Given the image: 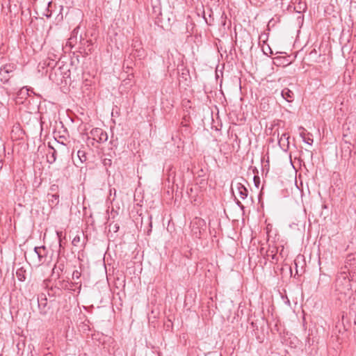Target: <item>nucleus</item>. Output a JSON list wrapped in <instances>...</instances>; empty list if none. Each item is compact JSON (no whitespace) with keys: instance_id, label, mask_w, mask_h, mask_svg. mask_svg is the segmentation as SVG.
Wrapping results in <instances>:
<instances>
[{"instance_id":"obj_1","label":"nucleus","mask_w":356,"mask_h":356,"mask_svg":"<svg viewBox=\"0 0 356 356\" xmlns=\"http://www.w3.org/2000/svg\"><path fill=\"white\" fill-rule=\"evenodd\" d=\"M48 74L49 79L52 83L56 86L63 83V79L70 76V70H67L64 65L52 70H46V76Z\"/></svg>"},{"instance_id":"obj_2","label":"nucleus","mask_w":356,"mask_h":356,"mask_svg":"<svg viewBox=\"0 0 356 356\" xmlns=\"http://www.w3.org/2000/svg\"><path fill=\"white\" fill-rule=\"evenodd\" d=\"M350 280L345 271L341 272L335 280L336 291L346 295L351 290Z\"/></svg>"},{"instance_id":"obj_3","label":"nucleus","mask_w":356,"mask_h":356,"mask_svg":"<svg viewBox=\"0 0 356 356\" xmlns=\"http://www.w3.org/2000/svg\"><path fill=\"white\" fill-rule=\"evenodd\" d=\"M207 230V222L206 221L199 217H195L191 222V231L193 235L200 238L205 233Z\"/></svg>"},{"instance_id":"obj_4","label":"nucleus","mask_w":356,"mask_h":356,"mask_svg":"<svg viewBox=\"0 0 356 356\" xmlns=\"http://www.w3.org/2000/svg\"><path fill=\"white\" fill-rule=\"evenodd\" d=\"M42 250L44 251V245L40 247H35L33 250L29 254V260L30 264L35 267H38L42 265V259L44 254H42Z\"/></svg>"},{"instance_id":"obj_5","label":"nucleus","mask_w":356,"mask_h":356,"mask_svg":"<svg viewBox=\"0 0 356 356\" xmlns=\"http://www.w3.org/2000/svg\"><path fill=\"white\" fill-rule=\"evenodd\" d=\"M177 70L179 82L184 83L186 86H189L191 82V76L190 75L189 70L182 63L181 65H178Z\"/></svg>"},{"instance_id":"obj_6","label":"nucleus","mask_w":356,"mask_h":356,"mask_svg":"<svg viewBox=\"0 0 356 356\" xmlns=\"http://www.w3.org/2000/svg\"><path fill=\"white\" fill-rule=\"evenodd\" d=\"M90 136L88 137V140L92 138L99 143H104L108 140V134L101 128H93L90 131Z\"/></svg>"},{"instance_id":"obj_7","label":"nucleus","mask_w":356,"mask_h":356,"mask_svg":"<svg viewBox=\"0 0 356 356\" xmlns=\"http://www.w3.org/2000/svg\"><path fill=\"white\" fill-rule=\"evenodd\" d=\"M351 327V324L348 318H345L344 314L342 315L341 322H339L334 330L335 334L337 332L343 334L345 332H347Z\"/></svg>"},{"instance_id":"obj_8","label":"nucleus","mask_w":356,"mask_h":356,"mask_svg":"<svg viewBox=\"0 0 356 356\" xmlns=\"http://www.w3.org/2000/svg\"><path fill=\"white\" fill-rule=\"evenodd\" d=\"M35 170V180L34 184L38 186L42 184L44 177H43V166L41 162L35 161L34 163Z\"/></svg>"},{"instance_id":"obj_9","label":"nucleus","mask_w":356,"mask_h":356,"mask_svg":"<svg viewBox=\"0 0 356 356\" xmlns=\"http://www.w3.org/2000/svg\"><path fill=\"white\" fill-rule=\"evenodd\" d=\"M47 266L49 267L51 270V274L50 275L49 279H46V289H48V295L50 296L49 291L51 289H48V282L58 279L60 277V272L61 271V269L60 268H57L55 264L51 265V264H48Z\"/></svg>"},{"instance_id":"obj_10","label":"nucleus","mask_w":356,"mask_h":356,"mask_svg":"<svg viewBox=\"0 0 356 356\" xmlns=\"http://www.w3.org/2000/svg\"><path fill=\"white\" fill-rule=\"evenodd\" d=\"M57 152L50 142L46 147V161L51 164L56 161Z\"/></svg>"},{"instance_id":"obj_11","label":"nucleus","mask_w":356,"mask_h":356,"mask_svg":"<svg viewBox=\"0 0 356 356\" xmlns=\"http://www.w3.org/2000/svg\"><path fill=\"white\" fill-rule=\"evenodd\" d=\"M57 53L58 54H54V58H51V56H47L46 59V70H52L53 68H56L59 66L58 62L60 58V53Z\"/></svg>"},{"instance_id":"obj_12","label":"nucleus","mask_w":356,"mask_h":356,"mask_svg":"<svg viewBox=\"0 0 356 356\" xmlns=\"http://www.w3.org/2000/svg\"><path fill=\"white\" fill-rule=\"evenodd\" d=\"M289 139L290 136L288 133H284L281 137L278 138V144L280 148L284 152H287L289 149Z\"/></svg>"},{"instance_id":"obj_13","label":"nucleus","mask_w":356,"mask_h":356,"mask_svg":"<svg viewBox=\"0 0 356 356\" xmlns=\"http://www.w3.org/2000/svg\"><path fill=\"white\" fill-rule=\"evenodd\" d=\"M135 58L129 54V55L124 58L123 67L126 69V73H129V70H132L133 67L136 65Z\"/></svg>"},{"instance_id":"obj_14","label":"nucleus","mask_w":356,"mask_h":356,"mask_svg":"<svg viewBox=\"0 0 356 356\" xmlns=\"http://www.w3.org/2000/svg\"><path fill=\"white\" fill-rule=\"evenodd\" d=\"M281 95L289 103H291L294 101L295 95L293 92L287 88L282 90Z\"/></svg>"},{"instance_id":"obj_15","label":"nucleus","mask_w":356,"mask_h":356,"mask_svg":"<svg viewBox=\"0 0 356 356\" xmlns=\"http://www.w3.org/2000/svg\"><path fill=\"white\" fill-rule=\"evenodd\" d=\"M47 197H48L49 205L51 209H53L54 207H55L56 206H57L58 204V203H59L58 193L51 194L50 193H49L47 194Z\"/></svg>"},{"instance_id":"obj_16","label":"nucleus","mask_w":356,"mask_h":356,"mask_svg":"<svg viewBox=\"0 0 356 356\" xmlns=\"http://www.w3.org/2000/svg\"><path fill=\"white\" fill-rule=\"evenodd\" d=\"M236 189L238 192L239 197L242 200H245L248 197V190L242 183H237Z\"/></svg>"},{"instance_id":"obj_17","label":"nucleus","mask_w":356,"mask_h":356,"mask_svg":"<svg viewBox=\"0 0 356 356\" xmlns=\"http://www.w3.org/2000/svg\"><path fill=\"white\" fill-rule=\"evenodd\" d=\"M79 27H76L71 33L70 38L68 39L67 44L73 47L78 41V33H79Z\"/></svg>"},{"instance_id":"obj_18","label":"nucleus","mask_w":356,"mask_h":356,"mask_svg":"<svg viewBox=\"0 0 356 356\" xmlns=\"http://www.w3.org/2000/svg\"><path fill=\"white\" fill-rule=\"evenodd\" d=\"M346 145L341 147V156L344 159H349L351 157L352 150L350 149V143L345 140Z\"/></svg>"},{"instance_id":"obj_19","label":"nucleus","mask_w":356,"mask_h":356,"mask_svg":"<svg viewBox=\"0 0 356 356\" xmlns=\"http://www.w3.org/2000/svg\"><path fill=\"white\" fill-rule=\"evenodd\" d=\"M131 54L135 58H138V60H142V59L145 58L147 56L146 51L143 48H140L138 49H132Z\"/></svg>"},{"instance_id":"obj_20","label":"nucleus","mask_w":356,"mask_h":356,"mask_svg":"<svg viewBox=\"0 0 356 356\" xmlns=\"http://www.w3.org/2000/svg\"><path fill=\"white\" fill-rule=\"evenodd\" d=\"M302 257H301V256H298L296 257V259L294 260V265H295V268H296V274L298 276L301 275L305 272V270L303 268V266H301L300 267H299V266H298V264L300 261H304V259Z\"/></svg>"},{"instance_id":"obj_21","label":"nucleus","mask_w":356,"mask_h":356,"mask_svg":"<svg viewBox=\"0 0 356 356\" xmlns=\"http://www.w3.org/2000/svg\"><path fill=\"white\" fill-rule=\"evenodd\" d=\"M146 224H147V226L145 227V228L143 229V232L147 236H149L152 231V216L149 213H147Z\"/></svg>"},{"instance_id":"obj_22","label":"nucleus","mask_w":356,"mask_h":356,"mask_svg":"<svg viewBox=\"0 0 356 356\" xmlns=\"http://www.w3.org/2000/svg\"><path fill=\"white\" fill-rule=\"evenodd\" d=\"M330 281V277L329 275L325 273H321L318 279V286L320 287H323L327 286Z\"/></svg>"},{"instance_id":"obj_23","label":"nucleus","mask_w":356,"mask_h":356,"mask_svg":"<svg viewBox=\"0 0 356 356\" xmlns=\"http://www.w3.org/2000/svg\"><path fill=\"white\" fill-rule=\"evenodd\" d=\"M209 19L206 17V16H205V11L204 10H203V18L204 19L205 22L207 23V25L211 26L213 22V21H214V18H213V16L212 9L211 8H209Z\"/></svg>"},{"instance_id":"obj_24","label":"nucleus","mask_w":356,"mask_h":356,"mask_svg":"<svg viewBox=\"0 0 356 356\" xmlns=\"http://www.w3.org/2000/svg\"><path fill=\"white\" fill-rule=\"evenodd\" d=\"M299 129L302 130V131L300 133V136L302 138L303 142L311 145L313 143V139L311 137L305 136V134L304 132L305 129L302 127H300Z\"/></svg>"},{"instance_id":"obj_25","label":"nucleus","mask_w":356,"mask_h":356,"mask_svg":"<svg viewBox=\"0 0 356 356\" xmlns=\"http://www.w3.org/2000/svg\"><path fill=\"white\" fill-rule=\"evenodd\" d=\"M276 61L277 62V65H282L284 66L289 65L291 63V61L286 57L277 56L275 58Z\"/></svg>"},{"instance_id":"obj_26","label":"nucleus","mask_w":356,"mask_h":356,"mask_svg":"<svg viewBox=\"0 0 356 356\" xmlns=\"http://www.w3.org/2000/svg\"><path fill=\"white\" fill-rule=\"evenodd\" d=\"M131 48H132V49H138L140 48H143L142 47V42L138 38L136 37L133 39L132 44H131Z\"/></svg>"},{"instance_id":"obj_27","label":"nucleus","mask_w":356,"mask_h":356,"mask_svg":"<svg viewBox=\"0 0 356 356\" xmlns=\"http://www.w3.org/2000/svg\"><path fill=\"white\" fill-rule=\"evenodd\" d=\"M16 276L18 280L23 282L26 280L25 270L22 268H19L16 272Z\"/></svg>"},{"instance_id":"obj_28","label":"nucleus","mask_w":356,"mask_h":356,"mask_svg":"<svg viewBox=\"0 0 356 356\" xmlns=\"http://www.w3.org/2000/svg\"><path fill=\"white\" fill-rule=\"evenodd\" d=\"M53 2L52 1H49L47 2V7H46V18H49L52 15V6H53Z\"/></svg>"},{"instance_id":"obj_29","label":"nucleus","mask_w":356,"mask_h":356,"mask_svg":"<svg viewBox=\"0 0 356 356\" xmlns=\"http://www.w3.org/2000/svg\"><path fill=\"white\" fill-rule=\"evenodd\" d=\"M77 156L81 163L87 161L86 152L84 150L79 149L77 152Z\"/></svg>"},{"instance_id":"obj_30","label":"nucleus","mask_w":356,"mask_h":356,"mask_svg":"<svg viewBox=\"0 0 356 356\" xmlns=\"http://www.w3.org/2000/svg\"><path fill=\"white\" fill-rule=\"evenodd\" d=\"M152 10L156 17L159 19V16L161 15V8L160 3H159L158 5L153 6Z\"/></svg>"},{"instance_id":"obj_31","label":"nucleus","mask_w":356,"mask_h":356,"mask_svg":"<svg viewBox=\"0 0 356 356\" xmlns=\"http://www.w3.org/2000/svg\"><path fill=\"white\" fill-rule=\"evenodd\" d=\"M108 227H109V231L110 232L113 231L115 233L118 232V230L120 229L119 225L118 223H114L113 221L110 222V224L108 225Z\"/></svg>"},{"instance_id":"obj_32","label":"nucleus","mask_w":356,"mask_h":356,"mask_svg":"<svg viewBox=\"0 0 356 356\" xmlns=\"http://www.w3.org/2000/svg\"><path fill=\"white\" fill-rule=\"evenodd\" d=\"M29 91L26 87H24L19 90L18 95L22 98H26V96L29 95Z\"/></svg>"},{"instance_id":"obj_33","label":"nucleus","mask_w":356,"mask_h":356,"mask_svg":"<svg viewBox=\"0 0 356 356\" xmlns=\"http://www.w3.org/2000/svg\"><path fill=\"white\" fill-rule=\"evenodd\" d=\"M255 337L257 340V341L260 343H263L264 341V334H259L258 331L254 332Z\"/></svg>"},{"instance_id":"obj_34","label":"nucleus","mask_w":356,"mask_h":356,"mask_svg":"<svg viewBox=\"0 0 356 356\" xmlns=\"http://www.w3.org/2000/svg\"><path fill=\"white\" fill-rule=\"evenodd\" d=\"M49 191L51 194L58 193V186L57 184H53L50 186Z\"/></svg>"},{"instance_id":"obj_35","label":"nucleus","mask_w":356,"mask_h":356,"mask_svg":"<svg viewBox=\"0 0 356 356\" xmlns=\"http://www.w3.org/2000/svg\"><path fill=\"white\" fill-rule=\"evenodd\" d=\"M81 241V237L79 235H76L72 240V244L74 245V246H76L77 244L80 242Z\"/></svg>"},{"instance_id":"obj_36","label":"nucleus","mask_w":356,"mask_h":356,"mask_svg":"<svg viewBox=\"0 0 356 356\" xmlns=\"http://www.w3.org/2000/svg\"><path fill=\"white\" fill-rule=\"evenodd\" d=\"M57 48H58V49H54V52H50V51L48 52V56H51V58H54V54H58L57 52H60V45L58 44Z\"/></svg>"},{"instance_id":"obj_37","label":"nucleus","mask_w":356,"mask_h":356,"mask_svg":"<svg viewBox=\"0 0 356 356\" xmlns=\"http://www.w3.org/2000/svg\"><path fill=\"white\" fill-rule=\"evenodd\" d=\"M235 202H236V205L241 209V210H244L245 209V207L244 205L236 198H235Z\"/></svg>"},{"instance_id":"obj_38","label":"nucleus","mask_w":356,"mask_h":356,"mask_svg":"<svg viewBox=\"0 0 356 356\" xmlns=\"http://www.w3.org/2000/svg\"><path fill=\"white\" fill-rule=\"evenodd\" d=\"M298 8H299L300 10H302V11H305V10H306V9H307V5H306V3H302L300 2V3H298Z\"/></svg>"},{"instance_id":"obj_39","label":"nucleus","mask_w":356,"mask_h":356,"mask_svg":"<svg viewBox=\"0 0 356 356\" xmlns=\"http://www.w3.org/2000/svg\"><path fill=\"white\" fill-rule=\"evenodd\" d=\"M254 185L257 188H259V184H260V179L259 177L257 176L254 177Z\"/></svg>"},{"instance_id":"obj_40","label":"nucleus","mask_w":356,"mask_h":356,"mask_svg":"<svg viewBox=\"0 0 356 356\" xmlns=\"http://www.w3.org/2000/svg\"><path fill=\"white\" fill-rule=\"evenodd\" d=\"M197 184L200 185V186H205L207 184V179H202L199 181H197Z\"/></svg>"},{"instance_id":"obj_41","label":"nucleus","mask_w":356,"mask_h":356,"mask_svg":"<svg viewBox=\"0 0 356 356\" xmlns=\"http://www.w3.org/2000/svg\"><path fill=\"white\" fill-rule=\"evenodd\" d=\"M103 163H104V165L105 166H107V165L111 166V164H112V161H111V159H105L104 160V162H103Z\"/></svg>"},{"instance_id":"obj_42","label":"nucleus","mask_w":356,"mask_h":356,"mask_svg":"<svg viewBox=\"0 0 356 356\" xmlns=\"http://www.w3.org/2000/svg\"><path fill=\"white\" fill-rule=\"evenodd\" d=\"M80 53L83 54V57H86L87 56L89 55V54L90 52H89L88 51H87V49L86 48H83V51H80Z\"/></svg>"},{"instance_id":"obj_43","label":"nucleus","mask_w":356,"mask_h":356,"mask_svg":"<svg viewBox=\"0 0 356 356\" xmlns=\"http://www.w3.org/2000/svg\"><path fill=\"white\" fill-rule=\"evenodd\" d=\"M134 81H129L126 79L123 80L122 84L124 86L129 85L130 87L132 86Z\"/></svg>"},{"instance_id":"obj_44","label":"nucleus","mask_w":356,"mask_h":356,"mask_svg":"<svg viewBox=\"0 0 356 356\" xmlns=\"http://www.w3.org/2000/svg\"><path fill=\"white\" fill-rule=\"evenodd\" d=\"M250 325L253 328L254 332L258 331V326L256 323L251 322Z\"/></svg>"},{"instance_id":"obj_45","label":"nucleus","mask_w":356,"mask_h":356,"mask_svg":"<svg viewBox=\"0 0 356 356\" xmlns=\"http://www.w3.org/2000/svg\"><path fill=\"white\" fill-rule=\"evenodd\" d=\"M134 77V73L131 72L128 74L127 77L125 79L127 81H132L133 78Z\"/></svg>"},{"instance_id":"obj_46","label":"nucleus","mask_w":356,"mask_h":356,"mask_svg":"<svg viewBox=\"0 0 356 356\" xmlns=\"http://www.w3.org/2000/svg\"><path fill=\"white\" fill-rule=\"evenodd\" d=\"M197 175H198V177H204V175H205L204 170L203 169H200V170L197 172Z\"/></svg>"},{"instance_id":"obj_47","label":"nucleus","mask_w":356,"mask_h":356,"mask_svg":"<svg viewBox=\"0 0 356 356\" xmlns=\"http://www.w3.org/2000/svg\"><path fill=\"white\" fill-rule=\"evenodd\" d=\"M86 43L87 44V48H88V51L91 52V46H92V42L91 40H86Z\"/></svg>"},{"instance_id":"obj_48","label":"nucleus","mask_w":356,"mask_h":356,"mask_svg":"<svg viewBox=\"0 0 356 356\" xmlns=\"http://www.w3.org/2000/svg\"><path fill=\"white\" fill-rule=\"evenodd\" d=\"M80 273L78 270H75L73 273V278L76 277V279H79L80 277Z\"/></svg>"},{"instance_id":"obj_49","label":"nucleus","mask_w":356,"mask_h":356,"mask_svg":"<svg viewBox=\"0 0 356 356\" xmlns=\"http://www.w3.org/2000/svg\"><path fill=\"white\" fill-rule=\"evenodd\" d=\"M352 164L354 166H356V151L354 152L353 158V160H352Z\"/></svg>"},{"instance_id":"obj_50","label":"nucleus","mask_w":356,"mask_h":356,"mask_svg":"<svg viewBox=\"0 0 356 356\" xmlns=\"http://www.w3.org/2000/svg\"><path fill=\"white\" fill-rule=\"evenodd\" d=\"M3 72H5L6 73H8L10 72V70L8 69L7 66L3 67V69H1L0 74H1Z\"/></svg>"},{"instance_id":"obj_51","label":"nucleus","mask_w":356,"mask_h":356,"mask_svg":"<svg viewBox=\"0 0 356 356\" xmlns=\"http://www.w3.org/2000/svg\"><path fill=\"white\" fill-rule=\"evenodd\" d=\"M350 189L352 190L353 192L356 193V183L353 184L351 186Z\"/></svg>"},{"instance_id":"obj_52","label":"nucleus","mask_w":356,"mask_h":356,"mask_svg":"<svg viewBox=\"0 0 356 356\" xmlns=\"http://www.w3.org/2000/svg\"><path fill=\"white\" fill-rule=\"evenodd\" d=\"M225 19L227 20V15L225 12H223L221 15V20Z\"/></svg>"},{"instance_id":"obj_53","label":"nucleus","mask_w":356,"mask_h":356,"mask_svg":"<svg viewBox=\"0 0 356 356\" xmlns=\"http://www.w3.org/2000/svg\"><path fill=\"white\" fill-rule=\"evenodd\" d=\"M43 300H44V298H40H40H38V306H39V307H40V306L42 305V303L41 302H42Z\"/></svg>"},{"instance_id":"obj_54","label":"nucleus","mask_w":356,"mask_h":356,"mask_svg":"<svg viewBox=\"0 0 356 356\" xmlns=\"http://www.w3.org/2000/svg\"><path fill=\"white\" fill-rule=\"evenodd\" d=\"M226 25H227V20H225V19L221 20V26L225 28Z\"/></svg>"},{"instance_id":"obj_55","label":"nucleus","mask_w":356,"mask_h":356,"mask_svg":"<svg viewBox=\"0 0 356 356\" xmlns=\"http://www.w3.org/2000/svg\"><path fill=\"white\" fill-rule=\"evenodd\" d=\"M56 234H57V236H58V239H59V241L60 242V236H61V235H62V232H58V231H56Z\"/></svg>"},{"instance_id":"obj_56","label":"nucleus","mask_w":356,"mask_h":356,"mask_svg":"<svg viewBox=\"0 0 356 356\" xmlns=\"http://www.w3.org/2000/svg\"><path fill=\"white\" fill-rule=\"evenodd\" d=\"M271 258H272V259H273V260H276V261H277V260H278V259H277V257L276 254H272V256H271Z\"/></svg>"},{"instance_id":"obj_57","label":"nucleus","mask_w":356,"mask_h":356,"mask_svg":"<svg viewBox=\"0 0 356 356\" xmlns=\"http://www.w3.org/2000/svg\"><path fill=\"white\" fill-rule=\"evenodd\" d=\"M143 226V217L141 216L140 229H142Z\"/></svg>"},{"instance_id":"obj_58","label":"nucleus","mask_w":356,"mask_h":356,"mask_svg":"<svg viewBox=\"0 0 356 356\" xmlns=\"http://www.w3.org/2000/svg\"><path fill=\"white\" fill-rule=\"evenodd\" d=\"M193 192V188H190L189 189L188 188L187 189V193H192Z\"/></svg>"},{"instance_id":"obj_59","label":"nucleus","mask_w":356,"mask_h":356,"mask_svg":"<svg viewBox=\"0 0 356 356\" xmlns=\"http://www.w3.org/2000/svg\"><path fill=\"white\" fill-rule=\"evenodd\" d=\"M263 36H266V39H267V35L266 34H261L260 36H259V39H261L263 38Z\"/></svg>"},{"instance_id":"obj_60","label":"nucleus","mask_w":356,"mask_h":356,"mask_svg":"<svg viewBox=\"0 0 356 356\" xmlns=\"http://www.w3.org/2000/svg\"><path fill=\"white\" fill-rule=\"evenodd\" d=\"M322 208H323V209H327V205H326L325 204H322Z\"/></svg>"},{"instance_id":"obj_61","label":"nucleus","mask_w":356,"mask_h":356,"mask_svg":"<svg viewBox=\"0 0 356 356\" xmlns=\"http://www.w3.org/2000/svg\"><path fill=\"white\" fill-rule=\"evenodd\" d=\"M268 50L270 51V54H273V51L271 50V49L270 48V47H269V46H268Z\"/></svg>"},{"instance_id":"obj_62","label":"nucleus","mask_w":356,"mask_h":356,"mask_svg":"<svg viewBox=\"0 0 356 356\" xmlns=\"http://www.w3.org/2000/svg\"><path fill=\"white\" fill-rule=\"evenodd\" d=\"M283 251H284V248L282 247V249L281 250V252H280V254L283 257Z\"/></svg>"},{"instance_id":"obj_63","label":"nucleus","mask_w":356,"mask_h":356,"mask_svg":"<svg viewBox=\"0 0 356 356\" xmlns=\"http://www.w3.org/2000/svg\"><path fill=\"white\" fill-rule=\"evenodd\" d=\"M46 356H52V353H46Z\"/></svg>"},{"instance_id":"obj_64","label":"nucleus","mask_w":356,"mask_h":356,"mask_svg":"<svg viewBox=\"0 0 356 356\" xmlns=\"http://www.w3.org/2000/svg\"><path fill=\"white\" fill-rule=\"evenodd\" d=\"M313 53L316 54V49H313V50L310 52V54H313Z\"/></svg>"}]
</instances>
